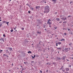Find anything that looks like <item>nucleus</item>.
<instances>
[{
  "mask_svg": "<svg viewBox=\"0 0 73 73\" xmlns=\"http://www.w3.org/2000/svg\"><path fill=\"white\" fill-rule=\"evenodd\" d=\"M65 57H66V56H64V57L62 58V60H65Z\"/></svg>",
  "mask_w": 73,
  "mask_h": 73,
  "instance_id": "4468645a",
  "label": "nucleus"
},
{
  "mask_svg": "<svg viewBox=\"0 0 73 73\" xmlns=\"http://www.w3.org/2000/svg\"><path fill=\"white\" fill-rule=\"evenodd\" d=\"M71 17V16H69L68 17Z\"/></svg>",
  "mask_w": 73,
  "mask_h": 73,
  "instance_id": "de8ad7c7",
  "label": "nucleus"
},
{
  "mask_svg": "<svg viewBox=\"0 0 73 73\" xmlns=\"http://www.w3.org/2000/svg\"><path fill=\"white\" fill-rule=\"evenodd\" d=\"M58 44H59V45H60V44H61V42H58Z\"/></svg>",
  "mask_w": 73,
  "mask_h": 73,
  "instance_id": "412c9836",
  "label": "nucleus"
},
{
  "mask_svg": "<svg viewBox=\"0 0 73 73\" xmlns=\"http://www.w3.org/2000/svg\"><path fill=\"white\" fill-rule=\"evenodd\" d=\"M11 1V0H10V1Z\"/></svg>",
  "mask_w": 73,
  "mask_h": 73,
  "instance_id": "69168bd1",
  "label": "nucleus"
},
{
  "mask_svg": "<svg viewBox=\"0 0 73 73\" xmlns=\"http://www.w3.org/2000/svg\"><path fill=\"white\" fill-rule=\"evenodd\" d=\"M62 71H63V72H64V71H65V70H64V69H62Z\"/></svg>",
  "mask_w": 73,
  "mask_h": 73,
  "instance_id": "bb28decb",
  "label": "nucleus"
},
{
  "mask_svg": "<svg viewBox=\"0 0 73 73\" xmlns=\"http://www.w3.org/2000/svg\"><path fill=\"white\" fill-rule=\"evenodd\" d=\"M23 70H24V69L22 68V71H23Z\"/></svg>",
  "mask_w": 73,
  "mask_h": 73,
  "instance_id": "c03bdc74",
  "label": "nucleus"
},
{
  "mask_svg": "<svg viewBox=\"0 0 73 73\" xmlns=\"http://www.w3.org/2000/svg\"><path fill=\"white\" fill-rule=\"evenodd\" d=\"M57 48V49H60V50H61V48Z\"/></svg>",
  "mask_w": 73,
  "mask_h": 73,
  "instance_id": "4be33fe9",
  "label": "nucleus"
},
{
  "mask_svg": "<svg viewBox=\"0 0 73 73\" xmlns=\"http://www.w3.org/2000/svg\"><path fill=\"white\" fill-rule=\"evenodd\" d=\"M1 41H3V42H4V38H1Z\"/></svg>",
  "mask_w": 73,
  "mask_h": 73,
  "instance_id": "9d476101",
  "label": "nucleus"
},
{
  "mask_svg": "<svg viewBox=\"0 0 73 73\" xmlns=\"http://www.w3.org/2000/svg\"><path fill=\"white\" fill-rule=\"evenodd\" d=\"M5 35H3V36L4 37H5Z\"/></svg>",
  "mask_w": 73,
  "mask_h": 73,
  "instance_id": "473e14b6",
  "label": "nucleus"
},
{
  "mask_svg": "<svg viewBox=\"0 0 73 73\" xmlns=\"http://www.w3.org/2000/svg\"><path fill=\"white\" fill-rule=\"evenodd\" d=\"M26 5L29 6V5H28V3H27V4H26Z\"/></svg>",
  "mask_w": 73,
  "mask_h": 73,
  "instance_id": "ea45409f",
  "label": "nucleus"
},
{
  "mask_svg": "<svg viewBox=\"0 0 73 73\" xmlns=\"http://www.w3.org/2000/svg\"><path fill=\"white\" fill-rule=\"evenodd\" d=\"M21 68H23V66H21Z\"/></svg>",
  "mask_w": 73,
  "mask_h": 73,
  "instance_id": "603ef678",
  "label": "nucleus"
},
{
  "mask_svg": "<svg viewBox=\"0 0 73 73\" xmlns=\"http://www.w3.org/2000/svg\"><path fill=\"white\" fill-rule=\"evenodd\" d=\"M62 67H63V66H62V67L61 68L62 69Z\"/></svg>",
  "mask_w": 73,
  "mask_h": 73,
  "instance_id": "5fc2aeb1",
  "label": "nucleus"
},
{
  "mask_svg": "<svg viewBox=\"0 0 73 73\" xmlns=\"http://www.w3.org/2000/svg\"><path fill=\"white\" fill-rule=\"evenodd\" d=\"M65 69L66 70V71H69V68H66Z\"/></svg>",
  "mask_w": 73,
  "mask_h": 73,
  "instance_id": "423d86ee",
  "label": "nucleus"
},
{
  "mask_svg": "<svg viewBox=\"0 0 73 73\" xmlns=\"http://www.w3.org/2000/svg\"><path fill=\"white\" fill-rule=\"evenodd\" d=\"M40 73H42V71L40 70Z\"/></svg>",
  "mask_w": 73,
  "mask_h": 73,
  "instance_id": "4c0bfd02",
  "label": "nucleus"
},
{
  "mask_svg": "<svg viewBox=\"0 0 73 73\" xmlns=\"http://www.w3.org/2000/svg\"><path fill=\"white\" fill-rule=\"evenodd\" d=\"M56 59L58 60H61V58H57Z\"/></svg>",
  "mask_w": 73,
  "mask_h": 73,
  "instance_id": "9b49d317",
  "label": "nucleus"
},
{
  "mask_svg": "<svg viewBox=\"0 0 73 73\" xmlns=\"http://www.w3.org/2000/svg\"><path fill=\"white\" fill-rule=\"evenodd\" d=\"M72 1L70 2V4H72Z\"/></svg>",
  "mask_w": 73,
  "mask_h": 73,
  "instance_id": "37998d69",
  "label": "nucleus"
},
{
  "mask_svg": "<svg viewBox=\"0 0 73 73\" xmlns=\"http://www.w3.org/2000/svg\"><path fill=\"white\" fill-rule=\"evenodd\" d=\"M70 67H71V65L70 66Z\"/></svg>",
  "mask_w": 73,
  "mask_h": 73,
  "instance_id": "6e6d98bb",
  "label": "nucleus"
},
{
  "mask_svg": "<svg viewBox=\"0 0 73 73\" xmlns=\"http://www.w3.org/2000/svg\"><path fill=\"white\" fill-rule=\"evenodd\" d=\"M56 20H57V21H60V19L59 18H56Z\"/></svg>",
  "mask_w": 73,
  "mask_h": 73,
  "instance_id": "1a4fd4ad",
  "label": "nucleus"
},
{
  "mask_svg": "<svg viewBox=\"0 0 73 73\" xmlns=\"http://www.w3.org/2000/svg\"><path fill=\"white\" fill-rule=\"evenodd\" d=\"M3 56H6V55H5V54H3Z\"/></svg>",
  "mask_w": 73,
  "mask_h": 73,
  "instance_id": "58836bf2",
  "label": "nucleus"
},
{
  "mask_svg": "<svg viewBox=\"0 0 73 73\" xmlns=\"http://www.w3.org/2000/svg\"><path fill=\"white\" fill-rule=\"evenodd\" d=\"M17 69H19V68H17Z\"/></svg>",
  "mask_w": 73,
  "mask_h": 73,
  "instance_id": "052dcab7",
  "label": "nucleus"
},
{
  "mask_svg": "<svg viewBox=\"0 0 73 73\" xmlns=\"http://www.w3.org/2000/svg\"><path fill=\"white\" fill-rule=\"evenodd\" d=\"M51 21V20L49 19L48 20V22L47 23V24H49V25H51L52 24V21L50 22Z\"/></svg>",
  "mask_w": 73,
  "mask_h": 73,
  "instance_id": "f03ea898",
  "label": "nucleus"
},
{
  "mask_svg": "<svg viewBox=\"0 0 73 73\" xmlns=\"http://www.w3.org/2000/svg\"><path fill=\"white\" fill-rule=\"evenodd\" d=\"M9 62H10V61H9Z\"/></svg>",
  "mask_w": 73,
  "mask_h": 73,
  "instance_id": "e2e57ef3",
  "label": "nucleus"
},
{
  "mask_svg": "<svg viewBox=\"0 0 73 73\" xmlns=\"http://www.w3.org/2000/svg\"><path fill=\"white\" fill-rule=\"evenodd\" d=\"M45 3H46V2H45Z\"/></svg>",
  "mask_w": 73,
  "mask_h": 73,
  "instance_id": "0e129e2a",
  "label": "nucleus"
},
{
  "mask_svg": "<svg viewBox=\"0 0 73 73\" xmlns=\"http://www.w3.org/2000/svg\"><path fill=\"white\" fill-rule=\"evenodd\" d=\"M49 11V7L47 5L45 6L44 8V13H48V12Z\"/></svg>",
  "mask_w": 73,
  "mask_h": 73,
  "instance_id": "f257e3e1",
  "label": "nucleus"
},
{
  "mask_svg": "<svg viewBox=\"0 0 73 73\" xmlns=\"http://www.w3.org/2000/svg\"><path fill=\"white\" fill-rule=\"evenodd\" d=\"M48 64H49L48 63H47V65H48Z\"/></svg>",
  "mask_w": 73,
  "mask_h": 73,
  "instance_id": "864d4df0",
  "label": "nucleus"
},
{
  "mask_svg": "<svg viewBox=\"0 0 73 73\" xmlns=\"http://www.w3.org/2000/svg\"><path fill=\"white\" fill-rule=\"evenodd\" d=\"M31 9H32V11H33V10H34V9L33 7L31 8Z\"/></svg>",
  "mask_w": 73,
  "mask_h": 73,
  "instance_id": "aec40b11",
  "label": "nucleus"
},
{
  "mask_svg": "<svg viewBox=\"0 0 73 73\" xmlns=\"http://www.w3.org/2000/svg\"><path fill=\"white\" fill-rule=\"evenodd\" d=\"M52 0V1H54V3H55L56 1V0Z\"/></svg>",
  "mask_w": 73,
  "mask_h": 73,
  "instance_id": "f3484780",
  "label": "nucleus"
},
{
  "mask_svg": "<svg viewBox=\"0 0 73 73\" xmlns=\"http://www.w3.org/2000/svg\"><path fill=\"white\" fill-rule=\"evenodd\" d=\"M48 57H46V58H48Z\"/></svg>",
  "mask_w": 73,
  "mask_h": 73,
  "instance_id": "338daca9",
  "label": "nucleus"
},
{
  "mask_svg": "<svg viewBox=\"0 0 73 73\" xmlns=\"http://www.w3.org/2000/svg\"><path fill=\"white\" fill-rule=\"evenodd\" d=\"M46 72H48V70H47L46 71Z\"/></svg>",
  "mask_w": 73,
  "mask_h": 73,
  "instance_id": "09e8293b",
  "label": "nucleus"
},
{
  "mask_svg": "<svg viewBox=\"0 0 73 73\" xmlns=\"http://www.w3.org/2000/svg\"><path fill=\"white\" fill-rule=\"evenodd\" d=\"M61 41H65V39L62 38V40H60Z\"/></svg>",
  "mask_w": 73,
  "mask_h": 73,
  "instance_id": "a211bd4d",
  "label": "nucleus"
},
{
  "mask_svg": "<svg viewBox=\"0 0 73 73\" xmlns=\"http://www.w3.org/2000/svg\"><path fill=\"white\" fill-rule=\"evenodd\" d=\"M13 30H11V32H13Z\"/></svg>",
  "mask_w": 73,
  "mask_h": 73,
  "instance_id": "a878e982",
  "label": "nucleus"
},
{
  "mask_svg": "<svg viewBox=\"0 0 73 73\" xmlns=\"http://www.w3.org/2000/svg\"><path fill=\"white\" fill-rule=\"evenodd\" d=\"M26 62H24V64H26Z\"/></svg>",
  "mask_w": 73,
  "mask_h": 73,
  "instance_id": "79ce46f5",
  "label": "nucleus"
},
{
  "mask_svg": "<svg viewBox=\"0 0 73 73\" xmlns=\"http://www.w3.org/2000/svg\"><path fill=\"white\" fill-rule=\"evenodd\" d=\"M64 35L65 36H66V33H64Z\"/></svg>",
  "mask_w": 73,
  "mask_h": 73,
  "instance_id": "c85d7f7f",
  "label": "nucleus"
},
{
  "mask_svg": "<svg viewBox=\"0 0 73 73\" xmlns=\"http://www.w3.org/2000/svg\"><path fill=\"white\" fill-rule=\"evenodd\" d=\"M1 17H0V19H1Z\"/></svg>",
  "mask_w": 73,
  "mask_h": 73,
  "instance_id": "680f3d73",
  "label": "nucleus"
},
{
  "mask_svg": "<svg viewBox=\"0 0 73 73\" xmlns=\"http://www.w3.org/2000/svg\"><path fill=\"white\" fill-rule=\"evenodd\" d=\"M3 23H5V22L3 21Z\"/></svg>",
  "mask_w": 73,
  "mask_h": 73,
  "instance_id": "a18cd8bd",
  "label": "nucleus"
},
{
  "mask_svg": "<svg viewBox=\"0 0 73 73\" xmlns=\"http://www.w3.org/2000/svg\"><path fill=\"white\" fill-rule=\"evenodd\" d=\"M64 50L65 52H68V48H66Z\"/></svg>",
  "mask_w": 73,
  "mask_h": 73,
  "instance_id": "f8f14e48",
  "label": "nucleus"
},
{
  "mask_svg": "<svg viewBox=\"0 0 73 73\" xmlns=\"http://www.w3.org/2000/svg\"><path fill=\"white\" fill-rule=\"evenodd\" d=\"M36 56H35V55L34 56V57H33L32 58H35V57Z\"/></svg>",
  "mask_w": 73,
  "mask_h": 73,
  "instance_id": "5701e85b",
  "label": "nucleus"
},
{
  "mask_svg": "<svg viewBox=\"0 0 73 73\" xmlns=\"http://www.w3.org/2000/svg\"><path fill=\"white\" fill-rule=\"evenodd\" d=\"M28 13H31V11H28Z\"/></svg>",
  "mask_w": 73,
  "mask_h": 73,
  "instance_id": "7c9ffc66",
  "label": "nucleus"
},
{
  "mask_svg": "<svg viewBox=\"0 0 73 73\" xmlns=\"http://www.w3.org/2000/svg\"><path fill=\"white\" fill-rule=\"evenodd\" d=\"M8 49H10V50L11 51L12 50V48H8Z\"/></svg>",
  "mask_w": 73,
  "mask_h": 73,
  "instance_id": "6e6552de",
  "label": "nucleus"
},
{
  "mask_svg": "<svg viewBox=\"0 0 73 73\" xmlns=\"http://www.w3.org/2000/svg\"><path fill=\"white\" fill-rule=\"evenodd\" d=\"M9 22H7L6 23V24H7V25H8V24H9Z\"/></svg>",
  "mask_w": 73,
  "mask_h": 73,
  "instance_id": "393cba45",
  "label": "nucleus"
},
{
  "mask_svg": "<svg viewBox=\"0 0 73 73\" xmlns=\"http://www.w3.org/2000/svg\"><path fill=\"white\" fill-rule=\"evenodd\" d=\"M24 28H22V30H24Z\"/></svg>",
  "mask_w": 73,
  "mask_h": 73,
  "instance_id": "c9c22d12",
  "label": "nucleus"
},
{
  "mask_svg": "<svg viewBox=\"0 0 73 73\" xmlns=\"http://www.w3.org/2000/svg\"><path fill=\"white\" fill-rule=\"evenodd\" d=\"M69 45H70V46H71V45H72V43H70L69 44Z\"/></svg>",
  "mask_w": 73,
  "mask_h": 73,
  "instance_id": "b1692460",
  "label": "nucleus"
},
{
  "mask_svg": "<svg viewBox=\"0 0 73 73\" xmlns=\"http://www.w3.org/2000/svg\"><path fill=\"white\" fill-rule=\"evenodd\" d=\"M1 21V19L0 20V21Z\"/></svg>",
  "mask_w": 73,
  "mask_h": 73,
  "instance_id": "13d9d810",
  "label": "nucleus"
},
{
  "mask_svg": "<svg viewBox=\"0 0 73 73\" xmlns=\"http://www.w3.org/2000/svg\"><path fill=\"white\" fill-rule=\"evenodd\" d=\"M72 58V59H73V58Z\"/></svg>",
  "mask_w": 73,
  "mask_h": 73,
  "instance_id": "bf43d9fd",
  "label": "nucleus"
},
{
  "mask_svg": "<svg viewBox=\"0 0 73 73\" xmlns=\"http://www.w3.org/2000/svg\"><path fill=\"white\" fill-rule=\"evenodd\" d=\"M37 34L40 35L41 34V32H39L38 31H37Z\"/></svg>",
  "mask_w": 73,
  "mask_h": 73,
  "instance_id": "0eeeda50",
  "label": "nucleus"
},
{
  "mask_svg": "<svg viewBox=\"0 0 73 73\" xmlns=\"http://www.w3.org/2000/svg\"><path fill=\"white\" fill-rule=\"evenodd\" d=\"M2 24H1L0 25V27H1V25H2Z\"/></svg>",
  "mask_w": 73,
  "mask_h": 73,
  "instance_id": "e433bc0d",
  "label": "nucleus"
},
{
  "mask_svg": "<svg viewBox=\"0 0 73 73\" xmlns=\"http://www.w3.org/2000/svg\"><path fill=\"white\" fill-rule=\"evenodd\" d=\"M54 28H55V29H57V27H54Z\"/></svg>",
  "mask_w": 73,
  "mask_h": 73,
  "instance_id": "6ab92c4d",
  "label": "nucleus"
},
{
  "mask_svg": "<svg viewBox=\"0 0 73 73\" xmlns=\"http://www.w3.org/2000/svg\"><path fill=\"white\" fill-rule=\"evenodd\" d=\"M28 53H32V52L31 51H29L28 52Z\"/></svg>",
  "mask_w": 73,
  "mask_h": 73,
  "instance_id": "dca6fc26",
  "label": "nucleus"
},
{
  "mask_svg": "<svg viewBox=\"0 0 73 73\" xmlns=\"http://www.w3.org/2000/svg\"><path fill=\"white\" fill-rule=\"evenodd\" d=\"M31 63L33 64V63H34V61H31Z\"/></svg>",
  "mask_w": 73,
  "mask_h": 73,
  "instance_id": "cd10ccee",
  "label": "nucleus"
},
{
  "mask_svg": "<svg viewBox=\"0 0 73 73\" xmlns=\"http://www.w3.org/2000/svg\"><path fill=\"white\" fill-rule=\"evenodd\" d=\"M66 19V17L64 18V17H63L62 18V20L64 21V20H65Z\"/></svg>",
  "mask_w": 73,
  "mask_h": 73,
  "instance_id": "7ed1b4c3",
  "label": "nucleus"
},
{
  "mask_svg": "<svg viewBox=\"0 0 73 73\" xmlns=\"http://www.w3.org/2000/svg\"><path fill=\"white\" fill-rule=\"evenodd\" d=\"M6 53H9V51H8V50H6Z\"/></svg>",
  "mask_w": 73,
  "mask_h": 73,
  "instance_id": "ddd939ff",
  "label": "nucleus"
},
{
  "mask_svg": "<svg viewBox=\"0 0 73 73\" xmlns=\"http://www.w3.org/2000/svg\"><path fill=\"white\" fill-rule=\"evenodd\" d=\"M14 29V30H15V31H17V30H15V29H16V28H15Z\"/></svg>",
  "mask_w": 73,
  "mask_h": 73,
  "instance_id": "f704fd0d",
  "label": "nucleus"
},
{
  "mask_svg": "<svg viewBox=\"0 0 73 73\" xmlns=\"http://www.w3.org/2000/svg\"><path fill=\"white\" fill-rule=\"evenodd\" d=\"M49 27H50V28H51V26L50 25H49Z\"/></svg>",
  "mask_w": 73,
  "mask_h": 73,
  "instance_id": "72a5a7b5",
  "label": "nucleus"
},
{
  "mask_svg": "<svg viewBox=\"0 0 73 73\" xmlns=\"http://www.w3.org/2000/svg\"><path fill=\"white\" fill-rule=\"evenodd\" d=\"M56 46H58V44H56Z\"/></svg>",
  "mask_w": 73,
  "mask_h": 73,
  "instance_id": "3c124183",
  "label": "nucleus"
},
{
  "mask_svg": "<svg viewBox=\"0 0 73 73\" xmlns=\"http://www.w3.org/2000/svg\"><path fill=\"white\" fill-rule=\"evenodd\" d=\"M53 64L54 65H56V62H54L53 63Z\"/></svg>",
  "mask_w": 73,
  "mask_h": 73,
  "instance_id": "2eb2a0df",
  "label": "nucleus"
},
{
  "mask_svg": "<svg viewBox=\"0 0 73 73\" xmlns=\"http://www.w3.org/2000/svg\"><path fill=\"white\" fill-rule=\"evenodd\" d=\"M59 23H62V22H59Z\"/></svg>",
  "mask_w": 73,
  "mask_h": 73,
  "instance_id": "49530a36",
  "label": "nucleus"
},
{
  "mask_svg": "<svg viewBox=\"0 0 73 73\" xmlns=\"http://www.w3.org/2000/svg\"><path fill=\"white\" fill-rule=\"evenodd\" d=\"M1 52H3V50H0V53H1Z\"/></svg>",
  "mask_w": 73,
  "mask_h": 73,
  "instance_id": "c756f323",
  "label": "nucleus"
},
{
  "mask_svg": "<svg viewBox=\"0 0 73 73\" xmlns=\"http://www.w3.org/2000/svg\"><path fill=\"white\" fill-rule=\"evenodd\" d=\"M21 73H22V71H21Z\"/></svg>",
  "mask_w": 73,
  "mask_h": 73,
  "instance_id": "774afa93",
  "label": "nucleus"
},
{
  "mask_svg": "<svg viewBox=\"0 0 73 73\" xmlns=\"http://www.w3.org/2000/svg\"><path fill=\"white\" fill-rule=\"evenodd\" d=\"M64 17V15H60V17L61 18V19H62V18H63Z\"/></svg>",
  "mask_w": 73,
  "mask_h": 73,
  "instance_id": "20e7f679",
  "label": "nucleus"
},
{
  "mask_svg": "<svg viewBox=\"0 0 73 73\" xmlns=\"http://www.w3.org/2000/svg\"><path fill=\"white\" fill-rule=\"evenodd\" d=\"M66 60H67V61H69V60H68V59H66Z\"/></svg>",
  "mask_w": 73,
  "mask_h": 73,
  "instance_id": "8fccbe9b",
  "label": "nucleus"
},
{
  "mask_svg": "<svg viewBox=\"0 0 73 73\" xmlns=\"http://www.w3.org/2000/svg\"><path fill=\"white\" fill-rule=\"evenodd\" d=\"M36 9H40V7L39 6H36Z\"/></svg>",
  "mask_w": 73,
  "mask_h": 73,
  "instance_id": "39448f33",
  "label": "nucleus"
},
{
  "mask_svg": "<svg viewBox=\"0 0 73 73\" xmlns=\"http://www.w3.org/2000/svg\"><path fill=\"white\" fill-rule=\"evenodd\" d=\"M66 23V22H63V23L64 24V23Z\"/></svg>",
  "mask_w": 73,
  "mask_h": 73,
  "instance_id": "a19ab883",
  "label": "nucleus"
},
{
  "mask_svg": "<svg viewBox=\"0 0 73 73\" xmlns=\"http://www.w3.org/2000/svg\"><path fill=\"white\" fill-rule=\"evenodd\" d=\"M68 31H70V29H68Z\"/></svg>",
  "mask_w": 73,
  "mask_h": 73,
  "instance_id": "2f4dec72",
  "label": "nucleus"
},
{
  "mask_svg": "<svg viewBox=\"0 0 73 73\" xmlns=\"http://www.w3.org/2000/svg\"><path fill=\"white\" fill-rule=\"evenodd\" d=\"M44 30H45V31H46V29H44Z\"/></svg>",
  "mask_w": 73,
  "mask_h": 73,
  "instance_id": "4d7b16f0",
  "label": "nucleus"
}]
</instances>
